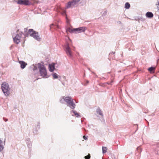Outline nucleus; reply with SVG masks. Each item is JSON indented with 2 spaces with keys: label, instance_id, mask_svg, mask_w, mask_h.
Wrapping results in <instances>:
<instances>
[{
  "label": "nucleus",
  "instance_id": "bb28decb",
  "mask_svg": "<svg viewBox=\"0 0 159 159\" xmlns=\"http://www.w3.org/2000/svg\"><path fill=\"white\" fill-rule=\"evenodd\" d=\"M54 25L53 24H52L50 26V28L51 29L52 28V26H54Z\"/></svg>",
  "mask_w": 159,
  "mask_h": 159
},
{
  "label": "nucleus",
  "instance_id": "412c9836",
  "mask_svg": "<svg viewBox=\"0 0 159 159\" xmlns=\"http://www.w3.org/2000/svg\"><path fill=\"white\" fill-rule=\"evenodd\" d=\"M155 69V68L154 67H151L150 68H149L148 69V70L150 71V72H152L153 70Z\"/></svg>",
  "mask_w": 159,
  "mask_h": 159
},
{
  "label": "nucleus",
  "instance_id": "7ed1b4c3",
  "mask_svg": "<svg viewBox=\"0 0 159 159\" xmlns=\"http://www.w3.org/2000/svg\"><path fill=\"white\" fill-rule=\"evenodd\" d=\"M40 75L43 78H47V70L43 63H39L37 64Z\"/></svg>",
  "mask_w": 159,
  "mask_h": 159
},
{
  "label": "nucleus",
  "instance_id": "f3484780",
  "mask_svg": "<svg viewBox=\"0 0 159 159\" xmlns=\"http://www.w3.org/2000/svg\"><path fill=\"white\" fill-rule=\"evenodd\" d=\"M97 114L101 116V117H103V114L101 110H98L97 111Z\"/></svg>",
  "mask_w": 159,
  "mask_h": 159
},
{
  "label": "nucleus",
  "instance_id": "1a4fd4ad",
  "mask_svg": "<svg viewBox=\"0 0 159 159\" xmlns=\"http://www.w3.org/2000/svg\"><path fill=\"white\" fill-rule=\"evenodd\" d=\"M86 29V27H81L74 29V31H75V33H79L84 32Z\"/></svg>",
  "mask_w": 159,
  "mask_h": 159
},
{
  "label": "nucleus",
  "instance_id": "5701e85b",
  "mask_svg": "<svg viewBox=\"0 0 159 159\" xmlns=\"http://www.w3.org/2000/svg\"><path fill=\"white\" fill-rule=\"evenodd\" d=\"M90 157V154H89L87 156L85 157V159H89Z\"/></svg>",
  "mask_w": 159,
  "mask_h": 159
},
{
  "label": "nucleus",
  "instance_id": "473e14b6",
  "mask_svg": "<svg viewBox=\"0 0 159 159\" xmlns=\"http://www.w3.org/2000/svg\"><path fill=\"white\" fill-rule=\"evenodd\" d=\"M66 19H67V16L66 17Z\"/></svg>",
  "mask_w": 159,
  "mask_h": 159
},
{
  "label": "nucleus",
  "instance_id": "2eb2a0df",
  "mask_svg": "<svg viewBox=\"0 0 159 159\" xmlns=\"http://www.w3.org/2000/svg\"><path fill=\"white\" fill-rule=\"evenodd\" d=\"M146 16L147 17L151 18L153 17V15L152 12H148L146 13Z\"/></svg>",
  "mask_w": 159,
  "mask_h": 159
},
{
  "label": "nucleus",
  "instance_id": "4468645a",
  "mask_svg": "<svg viewBox=\"0 0 159 159\" xmlns=\"http://www.w3.org/2000/svg\"><path fill=\"white\" fill-rule=\"evenodd\" d=\"M5 145V141L3 143L2 140L0 139V152L2 151L4 149V145Z\"/></svg>",
  "mask_w": 159,
  "mask_h": 159
},
{
  "label": "nucleus",
  "instance_id": "c85d7f7f",
  "mask_svg": "<svg viewBox=\"0 0 159 159\" xmlns=\"http://www.w3.org/2000/svg\"><path fill=\"white\" fill-rule=\"evenodd\" d=\"M157 6H159V0H158L157 3L156 4Z\"/></svg>",
  "mask_w": 159,
  "mask_h": 159
},
{
  "label": "nucleus",
  "instance_id": "a878e982",
  "mask_svg": "<svg viewBox=\"0 0 159 159\" xmlns=\"http://www.w3.org/2000/svg\"><path fill=\"white\" fill-rule=\"evenodd\" d=\"M87 137H88V136H86L85 135L83 136V138L85 140H87Z\"/></svg>",
  "mask_w": 159,
  "mask_h": 159
},
{
  "label": "nucleus",
  "instance_id": "b1692460",
  "mask_svg": "<svg viewBox=\"0 0 159 159\" xmlns=\"http://www.w3.org/2000/svg\"><path fill=\"white\" fill-rule=\"evenodd\" d=\"M107 11L106 10L102 13V16H105L107 13Z\"/></svg>",
  "mask_w": 159,
  "mask_h": 159
},
{
  "label": "nucleus",
  "instance_id": "0eeeda50",
  "mask_svg": "<svg viewBox=\"0 0 159 159\" xmlns=\"http://www.w3.org/2000/svg\"><path fill=\"white\" fill-rule=\"evenodd\" d=\"M16 2L18 4L21 5L28 6L31 4L29 0H18L16 1Z\"/></svg>",
  "mask_w": 159,
  "mask_h": 159
},
{
  "label": "nucleus",
  "instance_id": "ddd939ff",
  "mask_svg": "<svg viewBox=\"0 0 159 159\" xmlns=\"http://www.w3.org/2000/svg\"><path fill=\"white\" fill-rule=\"evenodd\" d=\"M71 113L72 116H75L77 117H81V116L75 110H73L71 111Z\"/></svg>",
  "mask_w": 159,
  "mask_h": 159
},
{
  "label": "nucleus",
  "instance_id": "6ab92c4d",
  "mask_svg": "<svg viewBox=\"0 0 159 159\" xmlns=\"http://www.w3.org/2000/svg\"><path fill=\"white\" fill-rule=\"evenodd\" d=\"M130 5L128 2H126L125 4V7L126 9H128L130 8Z\"/></svg>",
  "mask_w": 159,
  "mask_h": 159
},
{
  "label": "nucleus",
  "instance_id": "7c9ffc66",
  "mask_svg": "<svg viewBox=\"0 0 159 159\" xmlns=\"http://www.w3.org/2000/svg\"><path fill=\"white\" fill-rule=\"evenodd\" d=\"M27 28H25L24 29V31L25 32H27Z\"/></svg>",
  "mask_w": 159,
  "mask_h": 159
},
{
  "label": "nucleus",
  "instance_id": "39448f33",
  "mask_svg": "<svg viewBox=\"0 0 159 159\" xmlns=\"http://www.w3.org/2000/svg\"><path fill=\"white\" fill-rule=\"evenodd\" d=\"M29 32L30 35L33 37L35 39L38 41H40L41 38L39 35V34L37 32L33 30V29H30L29 30Z\"/></svg>",
  "mask_w": 159,
  "mask_h": 159
},
{
  "label": "nucleus",
  "instance_id": "393cba45",
  "mask_svg": "<svg viewBox=\"0 0 159 159\" xmlns=\"http://www.w3.org/2000/svg\"><path fill=\"white\" fill-rule=\"evenodd\" d=\"M38 69V67L36 66H34V68H33V70H37Z\"/></svg>",
  "mask_w": 159,
  "mask_h": 159
},
{
  "label": "nucleus",
  "instance_id": "dca6fc26",
  "mask_svg": "<svg viewBox=\"0 0 159 159\" xmlns=\"http://www.w3.org/2000/svg\"><path fill=\"white\" fill-rule=\"evenodd\" d=\"M66 32H69L71 33H75V31H74V29H72L70 28H68L66 29Z\"/></svg>",
  "mask_w": 159,
  "mask_h": 159
},
{
  "label": "nucleus",
  "instance_id": "423d86ee",
  "mask_svg": "<svg viewBox=\"0 0 159 159\" xmlns=\"http://www.w3.org/2000/svg\"><path fill=\"white\" fill-rule=\"evenodd\" d=\"M80 0H72L71 1L69 2L66 6L67 8H70L72 6H74L77 5Z\"/></svg>",
  "mask_w": 159,
  "mask_h": 159
},
{
  "label": "nucleus",
  "instance_id": "9b49d317",
  "mask_svg": "<svg viewBox=\"0 0 159 159\" xmlns=\"http://www.w3.org/2000/svg\"><path fill=\"white\" fill-rule=\"evenodd\" d=\"M55 63H52L49 65V69L50 72H52L55 69Z\"/></svg>",
  "mask_w": 159,
  "mask_h": 159
},
{
  "label": "nucleus",
  "instance_id": "20e7f679",
  "mask_svg": "<svg viewBox=\"0 0 159 159\" xmlns=\"http://www.w3.org/2000/svg\"><path fill=\"white\" fill-rule=\"evenodd\" d=\"M2 89L6 96H8L9 94V85L7 83H3L2 85Z\"/></svg>",
  "mask_w": 159,
  "mask_h": 159
},
{
  "label": "nucleus",
  "instance_id": "c756f323",
  "mask_svg": "<svg viewBox=\"0 0 159 159\" xmlns=\"http://www.w3.org/2000/svg\"><path fill=\"white\" fill-rule=\"evenodd\" d=\"M3 119L4 120V121L5 122H6L8 121V119H7L3 118Z\"/></svg>",
  "mask_w": 159,
  "mask_h": 159
},
{
  "label": "nucleus",
  "instance_id": "6e6552de",
  "mask_svg": "<svg viewBox=\"0 0 159 159\" xmlns=\"http://www.w3.org/2000/svg\"><path fill=\"white\" fill-rule=\"evenodd\" d=\"M65 51L67 55L69 57H71L72 52L71 51V48L69 47V44L68 43H67L66 45L65 46Z\"/></svg>",
  "mask_w": 159,
  "mask_h": 159
},
{
  "label": "nucleus",
  "instance_id": "2f4dec72",
  "mask_svg": "<svg viewBox=\"0 0 159 159\" xmlns=\"http://www.w3.org/2000/svg\"><path fill=\"white\" fill-rule=\"evenodd\" d=\"M62 14L63 15H66V12H65V11H64L63 13H62Z\"/></svg>",
  "mask_w": 159,
  "mask_h": 159
},
{
  "label": "nucleus",
  "instance_id": "f257e3e1",
  "mask_svg": "<svg viewBox=\"0 0 159 159\" xmlns=\"http://www.w3.org/2000/svg\"><path fill=\"white\" fill-rule=\"evenodd\" d=\"M28 35V33L24 34L22 31H20L19 30H18L15 36L13 35L12 37L14 42L18 44L22 40H24V39Z\"/></svg>",
  "mask_w": 159,
  "mask_h": 159
},
{
  "label": "nucleus",
  "instance_id": "9d476101",
  "mask_svg": "<svg viewBox=\"0 0 159 159\" xmlns=\"http://www.w3.org/2000/svg\"><path fill=\"white\" fill-rule=\"evenodd\" d=\"M153 148L155 153L159 155V143L154 144Z\"/></svg>",
  "mask_w": 159,
  "mask_h": 159
},
{
  "label": "nucleus",
  "instance_id": "f03ea898",
  "mask_svg": "<svg viewBox=\"0 0 159 159\" xmlns=\"http://www.w3.org/2000/svg\"><path fill=\"white\" fill-rule=\"evenodd\" d=\"M65 101L67 104V105L70 108L72 109H74L75 106V104L73 102V100L70 97H63L60 100V102L61 103H63Z\"/></svg>",
  "mask_w": 159,
  "mask_h": 159
},
{
  "label": "nucleus",
  "instance_id": "a211bd4d",
  "mask_svg": "<svg viewBox=\"0 0 159 159\" xmlns=\"http://www.w3.org/2000/svg\"><path fill=\"white\" fill-rule=\"evenodd\" d=\"M107 149V147H102V153L103 154H104V153H105L106 152Z\"/></svg>",
  "mask_w": 159,
  "mask_h": 159
},
{
  "label": "nucleus",
  "instance_id": "f8f14e48",
  "mask_svg": "<svg viewBox=\"0 0 159 159\" xmlns=\"http://www.w3.org/2000/svg\"><path fill=\"white\" fill-rule=\"evenodd\" d=\"M19 63L20 64V67L22 69L25 68L27 64L24 61H19Z\"/></svg>",
  "mask_w": 159,
  "mask_h": 159
},
{
  "label": "nucleus",
  "instance_id": "aec40b11",
  "mask_svg": "<svg viewBox=\"0 0 159 159\" xmlns=\"http://www.w3.org/2000/svg\"><path fill=\"white\" fill-rule=\"evenodd\" d=\"M52 76L54 79L58 78V76L57 74L55 73H54L52 74Z\"/></svg>",
  "mask_w": 159,
  "mask_h": 159
},
{
  "label": "nucleus",
  "instance_id": "4be33fe9",
  "mask_svg": "<svg viewBox=\"0 0 159 159\" xmlns=\"http://www.w3.org/2000/svg\"><path fill=\"white\" fill-rule=\"evenodd\" d=\"M136 150L138 151V152L139 153H140V152H141L142 150H141V148L140 147H138L137 148V149H136Z\"/></svg>",
  "mask_w": 159,
  "mask_h": 159
},
{
  "label": "nucleus",
  "instance_id": "cd10ccee",
  "mask_svg": "<svg viewBox=\"0 0 159 159\" xmlns=\"http://www.w3.org/2000/svg\"><path fill=\"white\" fill-rule=\"evenodd\" d=\"M38 124L37 125V126H38V129H39L40 128V124L39 122H38Z\"/></svg>",
  "mask_w": 159,
  "mask_h": 159
}]
</instances>
